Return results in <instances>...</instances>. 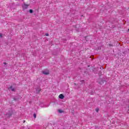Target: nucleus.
Listing matches in <instances>:
<instances>
[{
    "label": "nucleus",
    "mask_w": 129,
    "mask_h": 129,
    "mask_svg": "<svg viewBox=\"0 0 129 129\" xmlns=\"http://www.w3.org/2000/svg\"><path fill=\"white\" fill-rule=\"evenodd\" d=\"M42 74H44V75H49L50 74V71L48 70H44L42 72Z\"/></svg>",
    "instance_id": "1"
},
{
    "label": "nucleus",
    "mask_w": 129,
    "mask_h": 129,
    "mask_svg": "<svg viewBox=\"0 0 129 129\" xmlns=\"http://www.w3.org/2000/svg\"><path fill=\"white\" fill-rule=\"evenodd\" d=\"M22 7L23 10H26V9H28V8H29V5L24 4L22 5Z\"/></svg>",
    "instance_id": "2"
},
{
    "label": "nucleus",
    "mask_w": 129,
    "mask_h": 129,
    "mask_svg": "<svg viewBox=\"0 0 129 129\" xmlns=\"http://www.w3.org/2000/svg\"><path fill=\"white\" fill-rule=\"evenodd\" d=\"M8 89L11 91H16V89L15 88H13V86H12L8 87Z\"/></svg>",
    "instance_id": "3"
},
{
    "label": "nucleus",
    "mask_w": 129,
    "mask_h": 129,
    "mask_svg": "<svg viewBox=\"0 0 129 129\" xmlns=\"http://www.w3.org/2000/svg\"><path fill=\"white\" fill-rule=\"evenodd\" d=\"M59 98H60V99H63L64 98V95H63V94H60L59 96H58Z\"/></svg>",
    "instance_id": "4"
},
{
    "label": "nucleus",
    "mask_w": 129,
    "mask_h": 129,
    "mask_svg": "<svg viewBox=\"0 0 129 129\" xmlns=\"http://www.w3.org/2000/svg\"><path fill=\"white\" fill-rule=\"evenodd\" d=\"M96 112H98L99 111V108H97L95 109Z\"/></svg>",
    "instance_id": "5"
},
{
    "label": "nucleus",
    "mask_w": 129,
    "mask_h": 129,
    "mask_svg": "<svg viewBox=\"0 0 129 129\" xmlns=\"http://www.w3.org/2000/svg\"><path fill=\"white\" fill-rule=\"evenodd\" d=\"M29 12L30 13V14H32V13H33V10L30 9V10H29Z\"/></svg>",
    "instance_id": "6"
},
{
    "label": "nucleus",
    "mask_w": 129,
    "mask_h": 129,
    "mask_svg": "<svg viewBox=\"0 0 129 129\" xmlns=\"http://www.w3.org/2000/svg\"><path fill=\"white\" fill-rule=\"evenodd\" d=\"M33 116H34V118H36V114H33Z\"/></svg>",
    "instance_id": "7"
},
{
    "label": "nucleus",
    "mask_w": 129,
    "mask_h": 129,
    "mask_svg": "<svg viewBox=\"0 0 129 129\" xmlns=\"http://www.w3.org/2000/svg\"><path fill=\"white\" fill-rule=\"evenodd\" d=\"M0 38H3V34H0Z\"/></svg>",
    "instance_id": "8"
},
{
    "label": "nucleus",
    "mask_w": 129,
    "mask_h": 129,
    "mask_svg": "<svg viewBox=\"0 0 129 129\" xmlns=\"http://www.w3.org/2000/svg\"><path fill=\"white\" fill-rule=\"evenodd\" d=\"M45 36H49V34L46 33V34H45Z\"/></svg>",
    "instance_id": "9"
},
{
    "label": "nucleus",
    "mask_w": 129,
    "mask_h": 129,
    "mask_svg": "<svg viewBox=\"0 0 129 129\" xmlns=\"http://www.w3.org/2000/svg\"><path fill=\"white\" fill-rule=\"evenodd\" d=\"M59 112H62V111L61 110H58Z\"/></svg>",
    "instance_id": "10"
},
{
    "label": "nucleus",
    "mask_w": 129,
    "mask_h": 129,
    "mask_svg": "<svg viewBox=\"0 0 129 129\" xmlns=\"http://www.w3.org/2000/svg\"><path fill=\"white\" fill-rule=\"evenodd\" d=\"M109 46H113V45H111V44H109Z\"/></svg>",
    "instance_id": "11"
}]
</instances>
